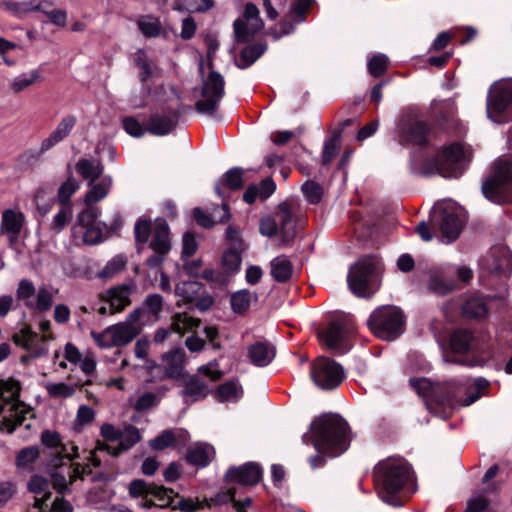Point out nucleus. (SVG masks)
Segmentation results:
<instances>
[{
  "instance_id": "f257e3e1",
  "label": "nucleus",
  "mask_w": 512,
  "mask_h": 512,
  "mask_svg": "<svg viewBox=\"0 0 512 512\" xmlns=\"http://www.w3.org/2000/svg\"><path fill=\"white\" fill-rule=\"evenodd\" d=\"M379 497L389 505L400 507L409 498L413 484L410 464L402 457H388L380 461L373 471Z\"/></svg>"
},
{
  "instance_id": "f03ea898",
  "label": "nucleus",
  "mask_w": 512,
  "mask_h": 512,
  "mask_svg": "<svg viewBox=\"0 0 512 512\" xmlns=\"http://www.w3.org/2000/svg\"><path fill=\"white\" fill-rule=\"evenodd\" d=\"M410 384L420 396L431 397L445 409L454 410L476 402L484 394L489 382L484 378L465 383L447 382L437 390L426 378L410 379Z\"/></svg>"
},
{
  "instance_id": "7ed1b4c3",
  "label": "nucleus",
  "mask_w": 512,
  "mask_h": 512,
  "mask_svg": "<svg viewBox=\"0 0 512 512\" xmlns=\"http://www.w3.org/2000/svg\"><path fill=\"white\" fill-rule=\"evenodd\" d=\"M311 434L316 450L329 456H339L350 443L347 422L335 414H324L311 424Z\"/></svg>"
},
{
  "instance_id": "20e7f679",
  "label": "nucleus",
  "mask_w": 512,
  "mask_h": 512,
  "mask_svg": "<svg viewBox=\"0 0 512 512\" xmlns=\"http://www.w3.org/2000/svg\"><path fill=\"white\" fill-rule=\"evenodd\" d=\"M20 382L14 378L0 380V429L12 433L17 426L32 416L30 406L19 400Z\"/></svg>"
},
{
  "instance_id": "39448f33",
  "label": "nucleus",
  "mask_w": 512,
  "mask_h": 512,
  "mask_svg": "<svg viewBox=\"0 0 512 512\" xmlns=\"http://www.w3.org/2000/svg\"><path fill=\"white\" fill-rule=\"evenodd\" d=\"M482 192L496 203L512 201V156H502L495 161L491 175L482 185Z\"/></svg>"
},
{
  "instance_id": "423d86ee",
  "label": "nucleus",
  "mask_w": 512,
  "mask_h": 512,
  "mask_svg": "<svg viewBox=\"0 0 512 512\" xmlns=\"http://www.w3.org/2000/svg\"><path fill=\"white\" fill-rule=\"evenodd\" d=\"M431 220L437 225L447 242L457 239L466 222L465 210L457 203L448 200L436 204L431 212Z\"/></svg>"
},
{
  "instance_id": "0eeeda50",
  "label": "nucleus",
  "mask_w": 512,
  "mask_h": 512,
  "mask_svg": "<svg viewBox=\"0 0 512 512\" xmlns=\"http://www.w3.org/2000/svg\"><path fill=\"white\" fill-rule=\"evenodd\" d=\"M379 262L367 257L353 265L348 274V285L358 297H370L378 289Z\"/></svg>"
},
{
  "instance_id": "6e6552de",
  "label": "nucleus",
  "mask_w": 512,
  "mask_h": 512,
  "mask_svg": "<svg viewBox=\"0 0 512 512\" xmlns=\"http://www.w3.org/2000/svg\"><path fill=\"white\" fill-rule=\"evenodd\" d=\"M404 317L394 306H383L370 315L367 324L371 332L380 339L394 340L403 329Z\"/></svg>"
},
{
  "instance_id": "1a4fd4ad",
  "label": "nucleus",
  "mask_w": 512,
  "mask_h": 512,
  "mask_svg": "<svg viewBox=\"0 0 512 512\" xmlns=\"http://www.w3.org/2000/svg\"><path fill=\"white\" fill-rule=\"evenodd\" d=\"M464 156L462 145L451 144L444 148L435 159L426 162L424 172L426 174L436 173L445 178H457L464 171L462 165Z\"/></svg>"
},
{
  "instance_id": "9d476101",
  "label": "nucleus",
  "mask_w": 512,
  "mask_h": 512,
  "mask_svg": "<svg viewBox=\"0 0 512 512\" xmlns=\"http://www.w3.org/2000/svg\"><path fill=\"white\" fill-rule=\"evenodd\" d=\"M225 94V81L221 74L211 70L207 77L202 78L201 98L196 102L195 109L199 113L213 115Z\"/></svg>"
},
{
  "instance_id": "9b49d317",
  "label": "nucleus",
  "mask_w": 512,
  "mask_h": 512,
  "mask_svg": "<svg viewBox=\"0 0 512 512\" xmlns=\"http://www.w3.org/2000/svg\"><path fill=\"white\" fill-rule=\"evenodd\" d=\"M432 133V129L425 121L413 115H403L397 126V140L402 145H426Z\"/></svg>"
},
{
  "instance_id": "f8f14e48",
  "label": "nucleus",
  "mask_w": 512,
  "mask_h": 512,
  "mask_svg": "<svg viewBox=\"0 0 512 512\" xmlns=\"http://www.w3.org/2000/svg\"><path fill=\"white\" fill-rule=\"evenodd\" d=\"M51 323L49 320H42L39 323V329L42 336L33 332L30 326H24L19 332L13 335V341L16 345L29 350L33 356L40 357L48 351L46 342L53 340L54 336L50 332Z\"/></svg>"
},
{
  "instance_id": "ddd939ff",
  "label": "nucleus",
  "mask_w": 512,
  "mask_h": 512,
  "mask_svg": "<svg viewBox=\"0 0 512 512\" xmlns=\"http://www.w3.org/2000/svg\"><path fill=\"white\" fill-rule=\"evenodd\" d=\"M54 469L51 473V479L54 489L64 494L68 491L69 486L77 479H84L85 476L91 474L90 464H68L64 460L53 459Z\"/></svg>"
},
{
  "instance_id": "4468645a",
  "label": "nucleus",
  "mask_w": 512,
  "mask_h": 512,
  "mask_svg": "<svg viewBox=\"0 0 512 512\" xmlns=\"http://www.w3.org/2000/svg\"><path fill=\"white\" fill-rule=\"evenodd\" d=\"M311 377L314 383L322 389H333L344 379L342 367L327 357H318L311 367Z\"/></svg>"
},
{
  "instance_id": "2eb2a0df",
  "label": "nucleus",
  "mask_w": 512,
  "mask_h": 512,
  "mask_svg": "<svg viewBox=\"0 0 512 512\" xmlns=\"http://www.w3.org/2000/svg\"><path fill=\"white\" fill-rule=\"evenodd\" d=\"M140 440L141 435L139 429L129 425L122 431V436L117 446L114 447L108 443L98 442L95 449L90 451L89 462H91L94 467H99L102 462L100 456L101 453L107 452L108 454L116 457L133 447Z\"/></svg>"
},
{
  "instance_id": "dca6fc26",
  "label": "nucleus",
  "mask_w": 512,
  "mask_h": 512,
  "mask_svg": "<svg viewBox=\"0 0 512 512\" xmlns=\"http://www.w3.org/2000/svg\"><path fill=\"white\" fill-rule=\"evenodd\" d=\"M264 22L260 17L258 7L249 2L245 5L242 18L234 21V33L238 42H249L254 35L262 30Z\"/></svg>"
},
{
  "instance_id": "f3484780",
  "label": "nucleus",
  "mask_w": 512,
  "mask_h": 512,
  "mask_svg": "<svg viewBox=\"0 0 512 512\" xmlns=\"http://www.w3.org/2000/svg\"><path fill=\"white\" fill-rule=\"evenodd\" d=\"M133 290L134 287L128 284L118 285L107 289L99 295V299L103 305L98 308V313L106 315L123 311L131 304L130 296Z\"/></svg>"
},
{
  "instance_id": "a211bd4d",
  "label": "nucleus",
  "mask_w": 512,
  "mask_h": 512,
  "mask_svg": "<svg viewBox=\"0 0 512 512\" xmlns=\"http://www.w3.org/2000/svg\"><path fill=\"white\" fill-rule=\"evenodd\" d=\"M512 106V82H504L493 87L487 101V114L495 122H501L499 116Z\"/></svg>"
},
{
  "instance_id": "6ab92c4d",
  "label": "nucleus",
  "mask_w": 512,
  "mask_h": 512,
  "mask_svg": "<svg viewBox=\"0 0 512 512\" xmlns=\"http://www.w3.org/2000/svg\"><path fill=\"white\" fill-rule=\"evenodd\" d=\"M243 187V170L240 168H232L228 170L220 179L216 186L215 191L220 198H222V209L224 216L220 221L224 222L230 218L229 207L225 199L228 197L229 192L239 190Z\"/></svg>"
},
{
  "instance_id": "aec40b11",
  "label": "nucleus",
  "mask_w": 512,
  "mask_h": 512,
  "mask_svg": "<svg viewBox=\"0 0 512 512\" xmlns=\"http://www.w3.org/2000/svg\"><path fill=\"white\" fill-rule=\"evenodd\" d=\"M142 310L134 309L123 322L111 325L117 346H123L130 343L141 332L139 323Z\"/></svg>"
},
{
  "instance_id": "412c9836",
  "label": "nucleus",
  "mask_w": 512,
  "mask_h": 512,
  "mask_svg": "<svg viewBox=\"0 0 512 512\" xmlns=\"http://www.w3.org/2000/svg\"><path fill=\"white\" fill-rule=\"evenodd\" d=\"M26 225V216L19 208H8L2 212L0 234L7 236L10 245H14Z\"/></svg>"
},
{
  "instance_id": "4be33fe9",
  "label": "nucleus",
  "mask_w": 512,
  "mask_h": 512,
  "mask_svg": "<svg viewBox=\"0 0 512 512\" xmlns=\"http://www.w3.org/2000/svg\"><path fill=\"white\" fill-rule=\"evenodd\" d=\"M279 227L280 245L286 246L295 236V224L293 221V207L288 202L281 203L274 213Z\"/></svg>"
},
{
  "instance_id": "5701e85b",
  "label": "nucleus",
  "mask_w": 512,
  "mask_h": 512,
  "mask_svg": "<svg viewBox=\"0 0 512 512\" xmlns=\"http://www.w3.org/2000/svg\"><path fill=\"white\" fill-rule=\"evenodd\" d=\"M42 443L51 449H54L55 458L58 460H67L70 462L78 456V447L73 443L64 444L57 432L46 430L41 435Z\"/></svg>"
},
{
  "instance_id": "b1692460",
  "label": "nucleus",
  "mask_w": 512,
  "mask_h": 512,
  "mask_svg": "<svg viewBox=\"0 0 512 512\" xmlns=\"http://www.w3.org/2000/svg\"><path fill=\"white\" fill-rule=\"evenodd\" d=\"M262 477V471L258 464L249 462L239 467H231L226 472V479L245 486L257 484Z\"/></svg>"
},
{
  "instance_id": "393cba45",
  "label": "nucleus",
  "mask_w": 512,
  "mask_h": 512,
  "mask_svg": "<svg viewBox=\"0 0 512 512\" xmlns=\"http://www.w3.org/2000/svg\"><path fill=\"white\" fill-rule=\"evenodd\" d=\"M76 123L77 119L74 115H67L63 117L56 128L42 140L39 152L43 154L66 139L75 127Z\"/></svg>"
},
{
  "instance_id": "a878e982",
  "label": "nucleus",
  "mask_w": 512,
  "mask_h": 512,
  "mask_svg": "<svg viewBox=\"0 0 512 512\" xmlns=\"http://www.w3.org/2000/svg\"><path fill=\"white\" fill-rule=\"evenodd\" d=\"M454 272L448 269H438L430 272L428 288L438 295H446L458 288L453 279Z\"/></svg>"
},
{
  "instance_id": "bb28decb",
  "label": "nucleus",
  "mask_w": 512,
  "mask_h": 512,
  "mask_svg": "<svg viewBox=\"0 0 512 512\" xmlns=\"http://www.w3.org/2000/svg\"><path fill=\"white\" fill-rule=\"evenodd\" d=\"M485 265L489 271L507 276L512 271L511 252L504 247L494 248L485 260Z\"/></svg>"
},
{
  "instance_id": "cd10ccee",
  "label": "nucleus",
  "mask_w": 512,
  "mask_h": 512,
  "mask_svg": "<svg viewBox=\"0 0 512 512\" xmlns=\"http://www.w3.org/2000/svg\"><path fill=\"white\" fill-rule=\"evenodd\" d=\"M275 355L276 349L269 342H255L248 348V357L251 363L258 367L270 364Z\"/></svg>"
},
{
  "instance_id": "c85d7f7f",
  "label": "nucleus",
  "mask_w": 512,
  "mask_h": 512,
  "mask_svg": "<svg viewBox=\"0 0 512 512\" xmlns=\"http://www.w3.org/2000/svg\"><path fill=\"white\" fill-rule=\"evenodd\" d=\"M48 481L41 476H33L28 483V489L35 494L34 508L39 509L41 512H46L48 508V500L51 493L48 491Z\"/></svg>"
},
{
  "instance_id": "c756f323",
  "label": "nucleus",
  "mask_w": 512,
  "mask_h": 512,
  "mask_svg": "<svg viewBox=\"0 0 512 512\" xmlns=\"http://www.w3.org/2000/svg\"><path fill=\"white\" fill-rule=\"evenodd\" d=\"M155 253L167 254L170 250L169 227L165 220L157 219L153 227V238L150 244Z\"/></svg>"
},
{
  "instance_id": "7c9ffc66",
  "label": "nucleus",
  "mask_w": 512,
  "mask_h": 512,
  "mask_svg": "<svg viewBox=\"0 0 512 512\" xmlns=\"http://www.w3.org/2000/svg\"><path fill=\"white\" fill-rule=\"evenodd\" d=\"M149 498L150 499H145V502L142 504L143 508L149 509L152 506L161 508L168 507L173 502L174 491L172 489L165 488L164 486H157L153 484Z\"/></svg>"
},
{
  "instance_id": "2f4dec72",
  "label": "nucleus",
  "mask_w": 512,
  "mask_h": 512,
  "mask_svg": "<svg viewBox=\"0 0 512 512\" xmlns=\"http://www.w3.org/2000/svg\"><path fill=\"white\" fill-rule=\"evenodd\" d=\"M270 270L275 281L285 283L292 277L293 265L285 255H280L271 260Z\"/></svg>"
},
{
  "instance_id": "473e14b6",
  "label": "nucleus",
  "mask_w": 512,
  "mask_h": 512,
  "mask_svg": "<svg viewBox=\"0 0 512 512\" xmlns=\"http://www.w3.org/2000/svg\"><path fill=\"white\" fill-rule=\"evenodd\" d=\"M214 456L215 450L213 446L203 443L192 447L188 451L186 459L192 465L204 467L211 462Z\"/></svg>"
},
{
  "instance_id": "72a5a7b5",
  "label": "nucleus",
  "mask_w": 512,
  "mask_h": 512,
  "mask_svg": "<svg viewBox=\"0 0 512 512\" xmlns=\"http://www.w3.org/2000/svg\"><path fill=\"white\" fill-rule=\"evenodd\" d=\"M165 373L167 377L177 378L181 375L184 362L185 352L182 349L173 350L163 357Z\"/></svg>"
},
{
  "instance_id": "f704fd0d",
  "label": "nucleus",
  "mask_w": 512,
  "mask_h": 512,
  "mask_svg": "<svg viewBox=\"0 0 512 512\" xmlns=\"http://www.w3.org/2000/svg\"><path fill=\"white\" fill-rule=\"evenodd\" d=\"M112 186V178L105 176L99 182L94 183L85 195L86 206H91L104 199Z\"/></svg>"
},
{
  "instance_id": "c9c22d12",
  "label": "nucleus",
  "mask_w": 512,
  "mask_h": 512,
  "mask_svg": "<svg viewBox=\"0 0 512 512\" xmlns=\"http://www.w3.org/2000/svg\"><path fill=\"white\" fill-rule=\"evenodd\" d=\"M77 173L89 183H93L98 179L103 172V165L96 160H90L86 158L80 159L76 163Z\"/></svg>"
},
{
  "instance_id": "e433bc0d",
  "label": "nucleus",
  "mask_w": 512,
  "mask_h": 512,
  "mask_svg": "<svg viewBox=\"0 0 512 512\" xmlns=\"http://www.w3.org/2000/svg\"><path fill=\"white\" fill-rule=\"evenodd\" d=\"M54 302V292L46 287H40L34 300L32 302L27 303V308L36 312H46L50 310Z\"/></svg>"
},
{
  "instance_id": "4c0bfd02",
  "label": "nucleus",
  "mask_w": 512,
  "mask_h": 512,
  "mask_svg": "<svg viewBox=\"0 0 512 512\" xmlns=\"http://www.w3.org/2000/svg\"><path fill=\"white\" fill-rule=\"evenodd\" d=\"M175 127V120L169 116L155 115L147 123V131L151 134L166 135Z\"/></svg>"
},
{
  "instance_id": "58836bf2",
  "label": "nucleus",
  "mask_w": 512,
  "mask_h": 512,
  "mask_svg": "<svg viewBox=\"0 0 512 512\" xmlns=\"http://www.w3.org/2000/svg\"><path fill=\"white\" fill-rule=\"evenodd\" d=\"M320 339L329 349H337L343 339V330L338 322H331L321 333Z\"/></svg>"
},
{
  "instance_id": "ea45409f",
  "label": "nucleus",
  "mask_w": 512,
  "mask_h": 512,
  "mask_svg": "<svg viewBox=\"0 0 512 512\" xmlns=\"http://www.w3.org/2000/svg\"><path fill=\"white\" fill-rule=\"evenodd\" d=\"M200 325L198 318L191 317L187 313H178L172 319L171 328L174 332L184 334L193 331Z\"/></svg>"
},
{
  "instance_id": "a19ab883",
  "label": "nucleus",
  "mask_w": 512,
  "mask_h": 512,
  "mask_svg": "<svg viewBox=\"0 0 512 512\" xmlns=\"http://www.w3.org/2000/svg\"><path fill=\"white\" fill-rule=\"evenodd\" d=\"M487 313V304L485 300L480 297L468 299L463 306V314L469 318H483Z\"/></svg>"
},
{
  "instance_id": "79ce46f5",
  "label": "nucleus",
  "mask_w": 512,
  "mask_h": 512,
  "mask_svg": "<svg viewBox=\"0 0 512 512\" xmlns=\"http://www.w3.org/2000/svg\"><path fill=\"white\" fill-rule=\"evenodd\" d=\"M208 388L202 379L198 376H193L185 383L183 395L191 397L193 400L203 398L207 395Z\"/></svg>"
},
{
  "instance_id": "37998d69",
  "label": "nucleus",
  "mask_w": 512,
  "mask_h": 512,
  "mask_svg": "<svg viewBox=\"0 0 512 512\" xmlns=\"http://www.w3.org/2000/svg\"><path fill=\"white\" fill-rule=\"evenodd\" d=\"M39 78L40 73L35 69L26 73H22L10 81V89L14 93H19L33 85Z\"/></svg>"
},
{
  "instance_id": "c03bdc74",
  "label": "nucleus",
  "mask_w": 512,
  "mask_h": 512,
  "mask_svg": "<svg viewBox=\"0 0 512 512\" xmlns=\"http://www.w3.org/2000/svg\"><path fill=\"white\" fill-rule=\"evenodd\" d=\"M257 299L255 294H252L250 291L244 289L234 293L231 296V306L234 312L236 313H245L252 301Z\"/></svg>"
},
{
  "instance_id": "a18cd8bd",
  "label": "nucleus",
  "mask_w": 512,
  "mask_h": 512,
  "mask_svg": "<svg viewBox=\"0 0 512 512\" xmlns=\"http://www.w3.org/2000/svg\"><path fill=\"white\" fill-rule=\"evenodd\" d=\"M137 25L142 34L146 37H156L161 32V23L158 18L152 16H143L137 21Z\"/></svg>"
},
{
  "instance_id": "49530a36",
  "label": "nucleus",
  "mask_w": 512,
  "mask_h": 512,
  "mask_svg": "<svg viewBox=\"0 0 512 512\" xmlns=\"http://www.w3.org/2000/svg\"><path fill=\"white\" fill-rule=\"evenodd\" d=\"M242 395V389L234 381L226 382L217 389V397L220 401H237Z\"/></svg>"
},
{
  "instance_id": "de8ad7c7",
  "label": "nucleus",
  "mask_w": 512,
  "mask_h": 512,
  "mask_svg": "<svg viewBox=\"0 0 512 512\" xmlns=\"http://www.w3.org/2000/svg\"><path fill=\"white\" fill-rule=\"evenodd\" d=\"M196 4L189 3L188 0H176L174 9L187 12H205L213 7V0H195Z\"/></svg>"
},
{
  "instance_id": "09e8293b",
  "label": "nucleus",
  "mask_w": 512,
  "mask_h": 512,
  "mask_svg": "<svg viewBox=\"0 0 512 512\" xmlns=\"http://www.w3.org/2000/svg\"><path fill=\"white\" fill-rule=\"evenodd\" d=\"M472 340V334L468 330H457L451 336V347L455 352H466Z\"/></svg>"
},
{
  "instance_id": "8fccbe9b",
  "label": "nucleus",
  "mask_w": 512,
  "mask_h": 512,
  "mask_svg": "<svg viewBox=\"0 0 512 512\" xmlns=\"http://www.w3.org/2000/svg\"><path fill=\"white\" fill-rule=\"evenodd\" d=\"M126 265V258L122 255L113 257L105 267L100 271L99 277L107 279L112 278L114 275L124 269Z\"/></svg>"
},
{
  "instance_id": "3c124183",
  "label": "nucleus",
  "mask_w": 512,
  "mask_h": 512,
  "mask_svg": "<svg viewBox=\"0 0 512 512\" xmlns=\"http://www.w3.org/2000/svg\"><path fill=\"white\" fill-rule=\"evenodd\" d=\"M389 59L384 54L374 55L368 62V71L371 76L378 78L382 76L388 68Z\"/></svg>"
},
{
  "instance_id": "603ef678",
  "label": "nucleus",
  "mask_w": 512,
  "mask_h": 512,
  "mask_svg": "<svg viewBox=\"0 0 512 512\" xmlns=\"http://www.w3.org/2000/svg\"><path fill=\"white\" fill-rule=\"evenodd\" d=\"M72 214L73 210L71 205H61V209L52 220L51 229L57 233L62 231L71 220Z\"/></svg>"
},
{
  "instance_id": "864d4df0",
  "label": "nucleus",
  "mask_w": 512,
  "mask_h": 512,
  "mask_svg": "<svg viewBox=\"0 0 512 512\" xmlns=\"http://www.w3.org/2000/svg\"><path fill=\"white\" fill-rule=\"evenodd\" d=\"M340 137L338 135H334L330 139L325 141L323 152H322V161L324 164H329L334 158L338 155L340 150Z\"/></svg>"
},
{
  "instance_id": "5fc2aeb1",
  "label": "nucleus",
  "mask_w": 512,
  "mask_h": 512,
  "mask_svg": "<svg viewBox=\"0 0 512 512\" xmlns=\"http://www.w3.org/2000/svg\"><path fill=\"white\" fill-rule=\"evenodd\" d=\"M78 183L72 179L68 178L59 188L58 190V201L61 205H71L70 199L73 194L78 190Z\"/></svg>"
},
{
  "instance_id": "6e6d98bb",
  "label": "nucleus",
  "mask_w": 512,
  "mask_h": 512,
  "mask_svg": "<svg viewBox=\"0 0 512 512\" xmlns=\"http://www.w3.org/2000/svg\"><path fill=\"white\" fill-rule=\"evenodd\" d=\"M153 484H147L145 481L137 479L130 483L129 493L132 497H142L140 506L145 502V499H150Z\"/></svg>"
},
{
  "instance_id": "4d7b16f0",
  "label": "nucleus",
  "mask_w": 512,
  "mask_h": 512,
  "mask_svg": "<svg viewBox=\"0 0 512 512\" xmlns=\"http://www.w3.org/2000/svg\"><path fill=\"white\" fill-rule=\"evenodd\" d=\"M33 9L42 12L56 26L64 27L67 23V12L64 9L45 10L40 4L34 6Z\"/></svg>"
},
{
  "instance_id": "13d9d810",
  "label": "nucleus",
  "mask_w": 512,
  "mask_h": 512,
  "mask_svg": "<svg viewBox=\"0 0 512 512\" xmlns=\"http://www.w3.org/2000/svg\"><path fill=\"white\" fill-rule=\"evenodd\" d=\"M47 393L54 398H68L71 397L75 389L63 382L60 383H48L45 385Z\"/></svg>"
},
{
  "instance_id": "bf43d9fd",
  "label": "nucleus",
  "mask_w": 512,
  "mask_h": 512,
  "mask_svg": "<svg viewBox=\"0 0 512 512\" xmlns=\"http://www.w3.org/2000/svg\"><path fill=\"white\" fill-rule=\"evenodd\" d=\"M163 308V298L159 294L149 295L143 302L142 311L150 313L155 319L159 318V315Z\"/></svg>"
},
{
  "instance_id": "052dcab7",
  "label": "nucleus",
  "mask_w": 512,
  "mask_h": 512,
  "mask_svg": "<svg viewBox=\"0 0 512 512\" xmlns=\"http://www.w3.org/2000/svg\"><path fill=\"white\" fill-rule=\"evenodd\" d=\"M222 266L228 273H236L241 266V256L236 250H228L222 257Z\"/></svg>"
},
{
  "instance_id": "680f3d73",
  "label": "nucleus",
  "mask_w": 512,
  "mask_h": 512,
  "mask_svg": "<svg viewBox=\"0 0 512 512\" xmlns=\"http://www.w3.org/2000/svg\"><path fill=\"white\" fill-rule=\"evenodd\" d=\"M35 295L36 289L31 281L23 279L19 282L17 288V298L18 300L23 301L26 307L28 302H32L34 300Z\"/></svg>"
},
{
  "instance_id": "e2e57ef3",
  "label": "nucleus",
  "mask_w": 512,
  "mask_h": 512,
  "mask_svg": "<svg viewBox=\"0 0 512 512\" xmlns=\"http://www.w3.org/2000/svg\"><path fill=\"white\" fill-rule=\"evenodd\" d=\"M91 337L95 343L101 348H110L117 346L111 326L102 332H91Z\"/></svg>"
},
{
  "instance_id": "0e129e2a",
  "label": "nucleus",
  "mask_w": 512,
  "mask_h": 512,
  "mask_svg": "<svg viewBox=\"0 0 512 512\" xmlns=\"http://www.w3.org/2000/svg\"><path fill=\"white\" fill-rule=\"evenodd\" d=\"M91 337L95 343L101 348H110L117 346L111 326L102 332H91Z\"/></svg>"
},
{
  "instance_id": "69168bd1",
  "label": "nucleus",
  "mask_w": 512,
  "mask_h": 512,
  "mask_svg": "<svg viewBox=\"0 0 512 512\" xmlns=\"http://www.w3.org/2000/svg\"><path fill=\"white\" fill-rule=\"evenodd\" d=\"M159 399L155 393L152 392H144L137 396L136 400L133 402V407L137 411H145L148 410L155 405H157Z\"/></svg>"
},
{
  "instance_id": "338daca9",
  "label": "nucleus",
  "mask_w": 512,
  "mask_h": 512,
  "mask_svg": "<svg viewBox=\"0 0 512 512\" xmlns=\"http://www.w3.org/2000/svg\"><path fill=\"white\" fill-rule=\"evenodd\" d=\"M302 192L307 201L311 204H316L321 200L322 189L313 181H306L302 185Z\"/></svg>"
},
{
  "instance_id": "774afa93",
  "label": "nucleus",
  "mask_w": 512,
  "mask_h": 512,
  "mask_svg": "<svg viewBox=\"0 0 512 512\" xmlns=\"http://www.w3.org/2000/svg\"><path fill=\"white\" fill-rule=\"evenodd\" d=\"M264 51L265 46L258 43L244 48L240 57L247 65H251L264 53Z\"/></svg>"
}]
</instances>
